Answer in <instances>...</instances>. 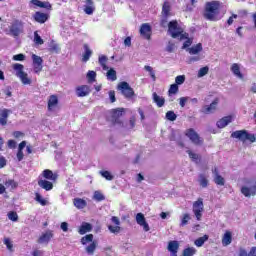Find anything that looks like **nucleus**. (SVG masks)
Segmentation results:
<instances>
[{"label":"nucleus","instance_id":"1","mask_svg":"<svg viewBox=\"0 0 256 256\" xmlns=\"http://www.w3.org/2000/svg\"><path fill=\"white\" fill-rule=\"evenodd\" d=\"M168 33L171 35L173 39H178L180 37V41H183V39H187L183 46L182 49H189L191 45L193 44V40L189 38V34L184 33L183 34V29L179 27V23L176 20L170 21L168 24Z\"/></svg>","mask_w":256,"mask_h":256},{"label":"nucleus","instance_id":"2","mask_svg":"<svg viewBox=\"0 0 256 256\" xmlns=\"http://www.w3.org/2000/svg\"><path fill=\"white\" fill-rule=\"evenodd\" d=\"M220 3L218 1L207 2L204 10V17L208 21H216L217 15H219Z\"/></svg>","mask_w":256,"mask_h":256},{"label":"nucleus","instance_id":"3","mask_svg":"<svg viewBox=\"0 0 256 256\" xmlns=\"http://www.w3.org/2000/svg\"><path fill=\"white\" fill-rule=\"evenodd\" d=\"M93 239V234H87L80 239L81 245H87L90 243L85 247L87 255H95V251L97 250V241H93Z\"/></svg>","mask_w":256,"mask_h":256},{"label":"nucleus","instance_id":"4","mask_svg":"<svg viewBox=\"0 0 256 256\" xmlns=\"http://www.w3.org/2000/svg\"><path fill=\"white\" fill-rule=\"evenodd\" d=\"M118 91L125 97V99H133L135 97V91L132 89L129 83L123 81L117 85Z\"/></svg>","mask_w":256,"mask_h":256},{"label":"nucleus","instance_id":"5","mask_svg":"<svg viewBox=\"0 0 256 256\" xmlns=\"http://www.w3.org/2000/svg\"><path fill=\"white\" fill-rule=\"evenodd\" d=\"M13 69L16 71V77L20 78L23 85H31V79L28 77V74L23 71L25 67L22 64H14Z\"/></svg>","mask_w":256,"mask_h":256},{"label":"nucleus","instance_id":"6","mask_svg":"<svg viewBox=\"0 0 256 256\" xmlns=\"http://www.w3.org/2000/svg\"><path fill=\"white\" fill-rule=\"evenodd\" d=\"M24 29L25 26L23 24V21L15 20L9 27V32L12 37H19V35L23 33Z\"/></svg>","mask_w":256,"mask_h":256},{"label":"nucleus","instance_id":"7","mask_svg":"<svg viewBox=\"0 0 256 256\" xmlns=\"http://www.w3.org/2000/svg\"><path fill=\"white\" fill-rule=\"evenodd\" d=\"M192 211L197 221H201V219H203V211H205L204 205H203V198H199L197 201L193 203Z\"/></svg>","mask_w":256,"mask_h":256},{"label":"nucleus","instance_id":"8","mask_svg":"<svg viewBox=\"0 0 256 256\" xmlns=\"http://www.w3.org/2000/svg\"><path fill=\"white\" fill-rule=\"evenodd\" d=\"M170 141H175L179 147H185L183 143L182 134L179 130H172L169 136Z\"/></svg>","mask_w":256,"mask_h":256},{"label":"nucleus","instance_id":"9","mask_svg":"<svg viewBox=\"0 0 256 256\" xmlns=\"http://www.w3.org/2000/svg\"><path fill=\"white\" fill-rule=\"evenodd\" d=\"M32 61H33L34 73H41V71H43V58H41V56L33 54Z\"/></svg>","mask_w":256,"mask_h":256},{"label":"nucleus","instance_id":"10","mask_svg":"<svg viewBox=\"0 0 256 256\" xmlns=\"http://www.w3.org/2000/svg\"><path fill=\"white\" fill-rule=\"evenodd\" d=\"M53 237V230H47L38 238L37 243H39V245H49V241H51Z\"/></svg>","mask_w":256,"mask_h":256},{"label":"nucleus","instance_id":"11","mask_svg":"<svg viewBox=\"0 0 256 256\" xmlns=\"http://www.w3.org/2000/svg\"><path fill=\"white\" fill-rule=\"evenodd\" d=\"M217 105H219V98L214 99V101L210 105H205L202 108V113L205 115H211V113H215L217 110Z\"/></svg>","mask_w":256,"mask_h":256},{"label":"nucleus","instance_id":"12","mask_svg":"<svg viewBox=\"0 0 256 256\" xmlns=\"http://www.w3.org/2000/svg\"><path fill=\"white\" fill-rule=\"evenodd\" d=\"M124 108L112 109V123L114 125H121L120 117H123Z\"/></svg>","mask_w":256,"mask_h":256},{"label":"nucleus","instance_id":"13","mask_svg":"<svg viewBox=\"0 0 256 256\" xmlns=\"http://www.w3.org/2000/svg\"><path fill=\"white\" fill-rule=\"evenodd\" d=\"M186 136H188V138L190 139V141H192V143H194V145H201L203 143V141H201V138L199 137V134H197V132H195V130L193 129H189L186 132Z\"/></svg>","mask_w":256,"mask_h":256},{"label":"nucleus","instance_id":"14","mask_svg":"<svg viewBox=\"0 0 256 256\" xmlns=\"http://www.w3.org/2000/svg\"><path fill=\"white\" fill-rule=\"evenodd\" d=\"M136 223L140 225V227H143L144 231H150L149 224L147 223V220H145V215L143 213H137L136 214Z\"/></svg>","mask_w":256,"mask_h":256},{"label":"nucleus","instance_id":"15","mask_svg":"<svg viewBox=\"0 0 256 256\" xmlns=\"http://www.w3.org/2000/svg\"><path fill=\"white\" fill-rule=\"evenodd\" d=\"M140 35L147 39L148 41L151 39V25L149 23H144L140 27Z\"/></svg>","mask_w":256,"mask_h":256},{"label":"nucleus","instance_id":"16","mask_svg":"<svg viewBox=\"0 0 256 256\" xmlns=\"http://www.w3.org/2000/svg\"><path fill=\"white\" fill-rule=\"evenodd\" d=\"M241 193L245 197H255V195H256V185L254 184L252 186H243L241 188Z\"/></svg>","mask_w":256,"mask_h":256},{"label":"nucleus","instance_id":"17","mask_svg":"<svg viewBox=\"0 0 256 256\" xmlns=\"http://www.w3.org/2000/svg\"><path fill=\"white\" fill-rule=\"evenodd\" d=\"M167 250L170 252V256H177L179 251V242L177 240L170 241L168 243Z\"/></svg>","mask_w":256,"mask_h":256},{"label":"nucleus","instance_id":"18","mask_svg":"<svg viewBox=\"0 0 256 256\" xmlns=\"http://www.w3.org/2000/svg\"><path fill=\"white\" fill-rule=\"evenodd\" d=\"M91 93V88L87 85H81L76 88L77 97H87Z\"/></svg>","mask_w":256,"mask_h":256},{"label":"nucleus","instance_id":"19","mask_svg":"<svg viewBox=\"0 0 256 256\" xmlns=\"http://www.w3.org/2000/svg\"><path fill=\"white\" fill-rule=\"evenodd\" d=\"M59 105V98L57 95H51L48 99V111H55L56 107Z\"/></svg>","mask_w":256,"mask_h":256},{"label":"nucleus","instance_id":"20","mask_svg":"<svg viewBox=\"0 0 256 256\" xmlns=\"http://www.w3.org/2000/svg\"><path fill=\"white\" fill-rule=\"evenodd\" d=\"M91 231H93V225L89 222H82L78 229L79 235H85L86 233H91Z\"/></svg>","mask_w":256,"mask_h":256},{"label":"nucleus","instance_id":"21","mask_svg":"<svg viewBox=\"0 0 256 256\" xmlns=\"http://www.w3.org/2000/svg\"><path fill=\"white\" fill-rule=\"evenodd\" d=\"M212 173L214 175V183H216V185H225V178H223V176L219 174V170L217 169V167L212 169Z\"/></svg>","mask_w":256,"mask_h":256},{"label":"nucleus","instance_id":"22","mask_svg":"<svg viewBox=\"0 0 256 256\" xmlns=\"http://www.w3.org/2000/svg\"><path fill=\"white\" fill-rule=\"evenodd\" d=\"M231 137L233 139H239V141H242L243 143H245L246 137H247V130H237V131H234L231 134Z\"/></svg>","mask_w":256,"mask_h":256},{"label":"nucleus","instance_id":"23","mask_svg":"<svg viewBox=\"0 0 256 256\" xmlns=\"http://www.w3.org/2000/svg\"><path fill=\"white\" fill-rule=\"evenodd\" d=\"M233 121L232 116H226L223 117L222 119L218 120L216 125L218 129H224V127H227L229 123Z\"/></svg>","mask_w":256,"mask_h":256},{"label":"nucleus","instance_id":"24","mask_svg":"<svg viewBox=\"0 0 256 256\" xmlns=\"http://www.w3.org/2000/svg\"><path fill=\"white\" fill-rule=\"evenodd\" d=\"M84 13H86V15H93V13H95V2H93V0H86Z\"/></svg>","mask_w":256,"mask_h":256},{"label":"nucleus","instance_id":"25","mask_svg":"<svg viewBox=\"0 0 256 256\" xmlns=\"http://www.w3.org/2000/svg\"><path fill=\"white\" fill-rule=\"evenodd\" d=\"M232 242H233V233H231V231H226L222 237L223 247H227L231 245Z\"/></svg>","mask_w":256,"mask_h":256},{"label":"nucleus","instance_id":"26","mask_svg":"<svg viewBox=\"0 0 256 256\" xmlns=\"http://www.w3.org/2000/svg\"><path fill=\"white\" fill-rule=\"evenodd\" d=\"M33 17L37 23H45L49 19V15L43 12H36Z\"/></svg>","mask_w":256,"mask_h":256},{"label":"nucleus","instance_id":"27","mask_svg":"<svg viewBox=\"0 0 256 256\" xmlns=\"http://www.w3.org/2000/svg\"><path fill=\"white\" fill-rule=\"evenodd\" d=\"M186 51H188L190 55H199V53L203 51V44L198 43L190 48H187Z\"/></svg>","mask_w":256,"mask_h":256},{"label":"nucleus","instance_id":"28","mask_svg":"<svg viewBox=\"0 0 256 256\" xmlns=\"http://www.w3.org/2000/svg\"><path fill=\"white\" fill-rule=\"evenodd\" d=\"M84 54L82 56V62L87 63L89 59H91V55H93V51H91V48H89L88 44H84Z\"/></svg>","mask_w":256,"mask_h":256},{"label":"nucleus","instance_id":"29","mask_svg":"<svg viewBox=\"0 0 256 256\" xmlns=\"http://www.w3.org/2000/svg\"><path fill=\"white\" fill-rule=\"evenodd\" d=\"M73 205L76 209H85V207H87V201L83 198H74Z\"/></svg>","mask_w":256,"mask_h":256},{"label":"nucleus","instance_id":"30","mask_svg":"<svg viewBox=\"0 0 256 256\" xmlns=\"http://www.w3.org/2000/svg\"><path fill=\"white\" fill-rule=\"evenodd\" d=\"M9 113H11V110H9V109L1 110L0 125H2V126L7 125V119L9 118Z\"/></svg>","mask_w":256,"mask_h":256},{"label":"nucleus","instance_id":"31","mask_svg":"<svg viewBox=\"0 0 256 256\" xmlns=\"http://www.w3.org/2000/svg\"><path fill=\"white\" fill-rule=\"evenodd\" d=\"M107 61H109V58L105 55H100L98 58V63L101 65L102 69L104 71H109V66L107 65Z\"/></svg>","mask_w":256,"mask_h":256},{"label":"nucleus","instance_id":"32","mask_svg":"<svg viewBox=\"0 0 256 256\" xmlns=\"http://www.w3.org/2000/svg\"><path fill=\"white\" fill-rule=\"evenodd\" d=\"M38 185L42 189H45V191H51V189H53V183L47 180H39Z\"/></svg>","mask_w":256,"mask_h":256},{"label":"nucleus","instance_id":"33","mask_svg":"<svg viewBox=\"0 0 256 256\" xmlns=\"http://www.w3.org/2000/svg\"><path fill=\"white\" fill-rule=\"evenodd\" d=\"M231 71L236 77H238V79H243V74L241 73V68L239 67V64H232Z\"/></svg>","mask_w":256,"mask_h":256},{"label":"nucleus","instance_id":"34","mask_svg":"<svg viewBox=\"0 0 256 256\" xmlns=\"http://www.w3.org/2000/svg\"><path fill=\"white\" fill-rule=\"evenodd\" d=\"M153 101L156 103L157 107H163L165 105V98L158 96L156 92L152 94Z\"/></svg>","mask_w":256,"mask_h":256},{"label":"nucleus","instance_id":"35","mask_svg":"<svg viewBox=\"0 0 256 256\" xmlns=\"http://www.w3.org/2000/svg\"><path fill=\"white\" fill-rule=\"evenodd\" d=\"M43 177L50 181H57V174H53V171L49 169L43 171Z\"/></svg>","mask_w":256,"mask_h":256},{"label":"nucleus","instance_id":"36","mask_svg":"<svg viewBox=\"0 0 256 256\" xmlns=\"http://www.w3.org/2000/svg\"><path fill=\"white\" fill-rule=\"evenodd\" d=\"M106 77L108 81H117V71L115 69L111 68L107 71Z\"/></svg>","mask_w":256,"mask_h":256},{"label":"nucleus","instance_id":"37","mask_svg":"<svg viewBox=\"0 0 256 256\" xmlns=\"http://www.w3.org/2000/svg\"><path fill=\"white\" fill-rule=\"evenodd\" d=\"M205 241H209V235H204L194 241L196 247H203L205 245Z\"/></svg>","mask_w":256,"mask_h":256},{"label":"nucleus","instance_id":"38","mask_svg":"<svg viewBox=\"0 0 256 256\" xmlns=\"http://www.w3.org/2000/svg\"><path fill=\"white\" fill-rule=\"evenodd\" d=\"M186 153L189 155L191 161H193L194 163H199V161H201V156L199 154L194 153L191 150H187Z\"/></svg>","mask_w":256,"mask_h":256},{"label":"nucleus","instance_id":"39","mask_svg":"<svg viewBox=\"0 0 256 256\" xmlns=\"http://www.w3.org/2000/svg\"><path fill=\"white\" fill-rule=\"evenodd\" d=\"M49 51L51 53H59V51H61V48L59 47V44H57L54 40H52L49 43Z\"/></svg>","mask_w":256,"mask_h":256},{"label":"nucleus","instance_id":"40","mask_svg":"<svg viewBox=\"0 0 256 256\" xmlns=\"http://www.w3.org/2000/svg\"><path fill=\"white\" fill-rule=\"evenodd\" d=\"M198 182L200 183V185L203 188H205V187H207V185H209V180L207 179V176H205V174L199 175Z\"/></svg>","mask_w":256,"mask_h":256},{"label":"nucleus","instance_id":"41","mask_svg":"<svg viewBox=\"0 0 256 256\" xmlns=\"http://www.w3.org/2000/svg\"><path fill=\"white\" fill-rule=\"evenodd\" d=\"M195 253H197V249H195L194 247H188L183 250L182 256H193L195 255Z\"/></svg>","mask_w":256,"mask_h":256},{"label":"nucleus","instance_id":"42","mask_svg":"<svg viewBox=\"0 0 256 256\" xmlns=\"http://www.w3.org/2000/svg\"><path fill=\"white\" fill-rule=\"evenodd\" d=\"M179 93V86L177 84H172L168 90V95H177Z\"/></svg>","mask_w":256,"mask_h":256},{"label":"nucleus","instance_id":"43","mask_svg":"<svg viewBox=\"0 0 256 256\" xmlns=\"http://www.w3.org/2000/svg\"><path fill=\"white\" fill-rule=\"evenodd\" d=\"M171 11V5H169V2H164L162 6V14L165 17H169V12Z\"/></svg>","mask_w":256,"mask_h":256},{"label":"nucleus","instance_id":"44","mask_svg":"<svg viewBox=\"0 0 256 256\" xmlns=\"http://www.w3.org/2000/svg\"><path fill=\"white\" fill-rule=\"evenodd\" d=\"M189 221H191V216L187 213L184 214L181 219L180 227H185V225H187Z\"/></svg>","mask_w":256,"mask_h":256},{"label":"nucleus","instance_id":"45","mask_svg":"<svg viewBox=\"0 0 256 256\" xmlns=\"http://www.w3.org/2000/svg\"><path fill=\"white\" fill-rule=\"evenodd\" d=\"M166 119L167 121H177V114L170 110L166 113Z\"/></svg>","mask_w":256,"mask_h":256},{"label":"nucleus","instance_id":"46","mask_svg":"<svg viewBox=\"0 0 256 256\" xmlns=\"http://www.w3.org/2000/svg\"><path fill=\"white\" fill-rule=\"evenodd\" d=\"M100 175H102L107 181H113L114 179V176L109 171H100Z\"/></svg>","mask_w":256,"mask_h":256},{"label":"nucleus","instance_id":"47","mask_svg":"<svg viewBox=\"0 0 256 256\" xmlns=\"http://www.w3.org/2000/svg\"><path fill=\"white\" fill-rule=\"evenodd\" d=\"M95 77H97V73L93 70L88 71L87 79L89 83H93L95 81Z\"/></svg>","mask_w":256,"mask_h":256},{"label":"nucleus","instance_id":"48","mask_svg":"<svg viewBox=\"0 0 256 256\" xmlns=\"http://www.w3.org/2000/svg\"><path fill=\"white\" fill-rule=\"evenodd\" d=\"M93 199L95 201H105V195H103L101 192L99 191H95L94 192V196Z\"/></svg>","mask_w":256,"mask_h":256},{"label":"nucleus","instance_id":"49","mask_svg":"<svg viewBox=\"0 0 256 256\" xmlns=\"http://www.w3.org/2000/svg\"><path fill=\"white\" fill-rule=\"evenodd\" d=\"M4 245H6L8 251L13 253V242H11V239L9 238H4Z\"/></svg>","mask_w":256,"mask_h":256},{"label":"nucleus","instance_id":"50","mask_svg":"<svg viewBox=\"0 0 256 256\" xmlns=\"http://www.w3.org/2000/svg\"><path fill=\"white\" fill-rule=\"evenodd\" d=\"M35 201L40 203V205H42V206L47 205V200L43 199V197L39 193H36Z\"/></svg>","mask_w":256,"mask_h":256},{"label":"nucleus","instance_id":"51","mask_svg":"<svg viewBox=\"0 0 256 256\" xmlns=\"http://www.w3.org/2000/svg\"><path fill=\"white\" fill-rule=\"evenodd\" d=\"M209 73V67L205 66L199 69L198 71V77H205Z\"/></svg>","mask_w":256,"mask_h":256},{"label":"nucleus","instance_id":"52","mask_svg":"<svg viewBox=\"0 0 256 256\" xmlns=\"http://www.w3.org/2000/svg\"><path fill=\"white\" fill-rule=\"evenodd\" d=\"M185 83V75H179L175 78V83L174 85H183Z\"/></svg>","mask_w":256,"mask_h":256},{"label":"nucleus","instance_id":"53","mask_svg":"<svg viewBox=\"0 0 256 256\" xmlns=\"http://www.w3.org/2000/svg\"><path fill=\"white\" fill-rule=\"evenodd\" d=\"M34 41L36 43V45H43L44 41L41 38V36H39V33H37V31L34 32Z\"/></svg>","mask_w":256,"mask_h":256},{"label":"nucleus","instance_id":"54","mask_svg":"<svg viewBox=\"0 0 256 256\" xmlns=\"http://www.w3.org/2000/svg\"><path fill=\"white\" fill-rule=\"evenodd\" d=\"M145 71H148V73L150 74V77L153 79V81H155V79H157L155 77V71H153V67L151 66H144Z\"/></svg>","mask_w":256,"mask_h":256},{"label":"nucleus","instance_id":"55","mask_svg":"<svg viewBox=\"0 0 256 256\" xmlns=\"http://www.w3.org/2000/svg\"><path fill=\"white\" fill-rule=\"evenodd\" d=\"M17 182H15V180H7L5 182V186L6 187H11V189H17Z\"/></svg>","mask_w":256,"mask_h":256},{"label":"nucleus","instance_id":"56","mask_svg":"<svg viewBox=\"0 0 256 256\" xmlns=\"http://www.w3.org/2000/svg\"><path fill=\"white\" fill-rule=\"evenodd\" d=\"M108 229L110 231V233H114V234H117V233H121V227L120 226H108Z\"/></svg>","mask_w":256,"mask_h":256},{"label":"nucleus","instance_id":"57","mask_svg":"<svg viewBox=\"0 0 256 256\" xmlns=\"http://www.w3.org/2000/svg\"><path fill=\"white\" fill-rule=\"evenodd\" d=\"M8 219H10V221H18L19 216L17 215V212H10L8 213Z\"/></svg>","mask_w":256,"mask_h":256},{"label":"nucleus","instance_id":"58","mask_svg":"<svg viewBox=\"0 0 256 256\" xmlns=\"http://www.w3.org/2000/svg\"><path fill=\"white\" fill-rule=\"evenodd\" d=\"M166 51L168 53H173L175 51V44L173 42H168Z\"/></svg>","mask_w":256,"mask_h":256},{"label":"nucleus","instance_id":"59","mask_svg":"<svg viewBox=\"0 0 256 256\" xmlns=\"http://www.w3.org/2000/svg\"><path fill=\"white\" fill-rule=\"evenodd\" d=\"M246 141H250L251 143H255L256 137L255 134H249L246 132Z\"/></svg>","mask_w":256,"mask_h":256},{"label":"nucleus","instance_id":"60","mask_svg":"<svg viewBox=\"0 0 256 256\" xmlns=\"http://www.w3.org/2000/svg\"><path fill=\"white\" fill-rule=\"evenodd\" d=\"M108 94H109L110 103H115V101H117V98L115 97V91L110 90Z\"/></svg>","mask_w":256,"mask_h":256},{"label":"nucleus","instance_id":"61","mask_svg":"<svg viewBox=\"0 0 256 256\" xmlns=\"http://www.w3.org/2000/svg\"><path fill=\"white\" fill-rule=\"evenodd\" d=\"M189 99H191V98H189V97H181V98L179 99V105H180V107H185V105H186V103H187V101H188Z\"/></svg>","mask_w":256,"mask_h":256},{"label":"nucleus","instance_id":"62","mask_svg":"<svg viewBox=\"0 0 256 256\" xmlns=\"http://www.w3.org/2000/svg\"><path fill=\"white\" fill-rule=\"evenodd\" d=\"M14 61H25V54H17L13 56Z\"/></svg>","mask_w":256,"mask_h":256},{"label":"nucleus","instance_id":"63","mask_svg":"<svg viewBox=\"0 0 256 256\" xmlns=\"http://www.w3.org/2000/svg\"><path fill=\"white\" fill-rule=\"evenodd\" d=\"M60 228L62 229V231L64 233H67V231H69V223L67 222H62L60 225Z\"/></svg>","mask_w":256,"mask_h":256},{"label":"nucleus","instance_id":"64","mask_svg":"<svg viewBox=\"0 0 256 256\" xmlns=\"http://www.w3.org/2000/svg\"><path fill=\"white\" fill-rule=\"evenodd\" d=\"M248 256H256V247H252L248 253Z\"/></svg>","mask_w":256,"mask_h":256}]
</instances>
